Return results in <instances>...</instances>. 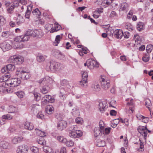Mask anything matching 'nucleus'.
<instances>
[{
	"instance_id": "18",
	"label": "nucleus",
	"mask_w": 153,
	"mask_h": 153,
	"mask_svg": "<svg viewBox=\"0 0 153 153\" xmlns=\"http://www.w3.org/2000/svg\"><path fill=\"white\" fill-rule=\"evenodd\" d=\"M133 99H131L130 101V102H128L127 103V105L128 106L129 109L128 110V112L130 113H132L134 111V105L132 102Z\"/></svg>"
},
{
	"instance_id": "25",
	"label": "nucleus",
	"mask_w": 153,
	"mask_h": 153,
	"mask_svg": "<svg viewBox=\"0 0 153 153\" xmlns=\"http://www.w3.org/2000/svg\"><path fill=\"white\" fill-rule=\"evenodd\" d=\"M92 88L93 90L95 91H98L100 90V88L98 82H95L93 84Z\"/></svg>"
},
{
	"instance_id": "4",
	"label": "nucleus",
	"mask_w": 153,
	"mask_h": 153,
	"mask_svg": "<svg viewBox=\"0 0 153 153\" xmlns=\"http://www.w3.org/2000/svg\"><path fill=\"white\" fill-rule=\"evenodd\" d=\"M16 74V75H19V76L22 80L28 79L30 77V74L29 73L21 70L20 69H18Z\"/></svg>"
},
{
	"instance_id": "19",
	"label": "nucleus",
	"mask_w": 153,
	"mask_h": 153,
	"mask_svg": "<svg viewBox=\"0 0 153 153\" xmlns=\"http://www.w3.org/2000/svg\"><path fill=\"white\" fill-rule=\"evenodd\" d=\"M25 128L29 130H31L33 129L34 126L33 124L30 122H26L25 123Z\"/></svg>"
},
{
	"instance_id": "34",
	"label": "nucleus",
	"mask_w": 153,
	"mask_h": 153,
	"mask_svg": "<svg viewBox=\"0 0 153 153\" xmlns=\"http://www.w3.org/2000/svg\"><path fill=\"white\" fill-rule=\"evenodd\" d=\"M69 132H73L78 130V128L76 125H73L70 126L69 128Z\"/></svg>"
},
{
	"instance_id": "54",
	"label": "nucleus",
	"mask_w": 153,
	"mask_h": 153,
	"mask_svg": "<svg viewBox=\"0 0 153 153\" xmlns=\"http://www.w3.org/2000/svg\"><path fill=\"white\" fill-rule=\"evenodd\" d=\"M117 15L116 13L114 11H112L109 15V17L110 18H113L114 17H117Z\"/></svg>"
},
{
	"instance_id": "30",
	"label": "nucleus",
	"mask_w": 153,
	"mask_h": 153,
	"mask_svg": "<svg viewBox=\"0 0 153 153\" xmlns=\"http://www.w3.org/2000/svg\"><path fill=\"white\" fill-rule=\"evenodd\" d=\"M15 7V6L13 4H12L10 6L8 7L7 9L8 13L10 14H11L13 13V11Z\"/></svg>"
},
{
	"instance_id": "9",
	"label": "nucleus",
	"mask_w": 153,
	"mask_h": 153,
	"mask_svg": "<svg viewBox=\"0 0 153 153\" xmlns=\"http://www.w3.org/2000/svg\"><path fill=\"white\" fill-rule=\"evenodd\" d=\"M87 66L91 69H93L94 67L98 68L99 66L98 63L96 61L89 59L88 61Z\"/></svg>"
},
{
	"instance_id": "59",
	"label": "nucleus",
	"mask_w": 153,
	"mask_h": 153,
	"mask_svg": "<svg viewBox=\"0 0 153 153\" xmlns=\"http://www.w3.org/2000/svg\"><path fill=\"white\" fill-rule=\"evenodd\" d=\"M49 102V101L44 96L42 99V102L44 104H46Z\"/></svg>"
},
{
	"instance_id": "47",
	"label": "nucleus",
	"mask_w": 153,
	"mask_h": 153,
	"mask_svg": "<svg viewBox=\"0 0 153 153\" xmlns=\"http://www.w3.org/2000/svg\"><path fill=\"white\" fill-rule=\"evenodd\" d=\"M152 49H153V45H147L146 49L147 53H151Z\"/></svg>"
},
{
	"instance_id": "39",
	"label": "nucleus",
	"mask_w": 153,
	"mask_h": 153,
	"mask_svg": "<svg viewBox=\"0 0 153 153\" xmlns=\"http://www.w3.org/2000/svg\"><path fill=\"white\" fill-rule=\"evenodd\" d=\"M62 37L60 35L56 36L55 39V42L53 43V45L55 46H57L58 43L59 42L60 39Z\"/></svg>"
},
{
	"instance_id": "46",
	"label": "nucleus",
	"mask_w": 153,
	"mask_h": 153,
	"mask_svg": "<svg viewBox=\"0 0 153 153\" xmlns=\"http://www.w3.org/2000/svg\"><path fill=\"white\" fill-rule=\"evenodd\" d=\"M128 5L127 3H125L121 4L120 9L122 10H124L127 8Z\"/></svg>"
},
{
	"instance_id": "35",
	"label": "nucleus",
	"mask_w": 153,
	"mask_h": 153,
	"mask_svg": "<svg viewBox=\"0 0 153 153\" xmlns=\"http://www.w3.org/2000/svg\"><path fill=\"white\" fill-rule=\"evenodd\" d=\"M87 80L86 79H82L79 82V85L83 87H86L87 86Z\"/></svg>"
},
{
	"instance_id": "7",
	"label": "nucleus",
	"mask_w": 153,
	"mask_h": 153,
	"mask_svg": "<svg viewBox=\"0 0 153 153\" xmlns=\"http://www.w3.org/2000/svg\"><path fill=\"white\" fill-rule=\"evenodd\" d=\"M31 36L36 38H41L43 36V33L41 29H35L34 30H30Z\"/></svg>"
},
{
	"instance_id": "64",
	"label": "nucleus",
	"mask_w": 153,
	"mask_h": 153,
	"mask_svg": "<svg viewBox=\"0 0 153 153\" xmlns=\"http://www.w3.org/2000/svg\"><path fill=\"white\" fill-rule=\"evenodd\" d=\"M19 43L15 42L14 44V45L13 46L14 48L16 49H20L22 47H20L19 45Z\"/></svg>"
},
{
	"instance_id": "42",
	"label": "nucleus",
	"mask_w": 153,
	"mask_h": 153,
	"mask_svg": "<svg viewBox=\"0 0 153 153\" xmlns=\"http://www.w3.org/2000/svg\"><path fill=\"white\" fill-rule=\"evenodd\" d=\"M6 22V20L4 17L2 16H0V26L4 25Z\"/></svg>"
},
{
	"instance_id": "53",
	"label": "nucleus",
	"mask_w": 153,
	"mask_h": 153,
	"mask_svg": "<svg viewBox=\"0 0 153 153\" xmlns=\"http://www.w3.org/2000/svg\"><path fill=\"white\" fill-rule=\"evenodd\" d=\"M75 121L77 124H82L83 122V120L82 118L78 117L76 119Z\"/></svg>"
},
{
	"instance_id": "2",
	"label": "nucleus",
	"mask_w": 153,
	"mask_h": 153,
	"mask_svg": "<svg viewBox=\"0 0 153 153\" xmlns=\"http://www.w3.org/2000/svg\"><path fill=\"white\" fill-rule=\"evenodd\" d=\"M100 80L102 88L105 90H107L110 86V80L104 76H102Z\"/></svg>"
},
{
	"instance_id": "38",
	"label": "nucleus",
	"mask_w": 153,
	"mask_h": 153,
	"mask_svg": "<svg viewBox=\"0 0 153 153\" xmlns=\"http://www.w3.org/2000/svg\"><path fill=\"white\" fill-rule=\"evenodd\" d=\"M143 24L142 22H139L137 25V28L139 31H141L143 29Z\"/></svg>"
},
{
	"instance_id": "36",
	"label": "nucleus",
	"mask_w": 153,
	"mask_h": 153,
	"mask_svg": "<svg viewBox=\"0 0 153 153\" xmlns=\"http://www.w3.org/2000/svg\"><path fill=\"white\" fill-rule=\"evenodd\" d=\"M34 97V100L37 101H39L40 99V94L37 92H33V93Z\"/></svg>"
},
{
	"instance_id": "63",
	"label": "nucleus",
	"mask_w": 153,
	"mask_h": 153,
	"mask_svg": "<svg viewBox=\"0 0 153 153\" xmlns=\"http://www.w3.org/2000/svg\"><path fill=\"white\" fill-rule=\"evenodd\" d=\"M82 79H86V80H87V77L88 76V75L87 74V73L86 72L84 71V72L82 74Z\"/></svg>"
},
{
	"instance_id": "48",
	"label": "nucleus",
	"mask_w": 153,
	"mask_h": 153,
	"mask_svg": "<svg viewBox=\"0 0 153 153\" xmlns=\"http://www.w3.org/2000/svg\"><path fill=\"white\" fill-rule=\"evenodd\" d=\"M111 129V128H106L105 129H103V130H102V132L103 134H108L110 133Z\"/></svg>"
},
{
	"instance_id": "29",
	"label": "nucleus",
	"mask_w": 153,
	"mask_h": 153,
	"mask_svg": "<svg viewBox=\"0 0 153 153\" xmlns=\"http://www.w3.org/2000/svg\"><path fill=\"white\" fill-rule=\"evenodd\" d=\"M43 151L46 153L52 152V149L51 147L47 146H44L43 147Z\"/></svg>"
},
{
	"instance_id": "56",
	"label": "nucleus",
	"mask_w": 153,
	"mask_h": 153,
	"mask_svg": "<svg viewBox=\"0 0 153 153\" xmlns=\"http://www.w3.org/2000/svg\"><path fill=\"white\" fill-rule=\"evenodd\" d=\"M31 151L34 153H38L39 149L36 147H33L30 148Z\"/></svg>"
},
{
	"instance_id": "43",
	"label": "nucleus",
	"mask_w": 153,
	"mask_h": 153,
	"mask_svg": "<svg viewBox=\"0 0 153 153\" xmlns=\"http://www.w3.org/2000/svg\"><path fill=\"white\" fill-rule=\"evenodd\" d=\"M16 94L18 96V97L20 98H23L25 95L24 92L22 91L17 92H16Z\"/></svg>"
},
{
	"instance_id": "60",
	"label": "nucleus",
	"mask_w": 153,
	"mask_h": 153,
	"mask_svg": "<svg viewBox=\"0 0 153 153\" xmlns=\"http://www.w3.org/2000/svg\"><path fill=\"white\" fill-rule=\"evenodd\" d=\"M114 122H115V123H114L113 125H111V126L113 128H115L119 123V119H115L114 120Z\"/></svg>"
},
{
	"instance_id": "1",
	"label": "nucleus",
	"mask_w": 153,
	"mask_h": 153,
	"mask_svg": "<svg viewBox=\"0 0 153 153\" xmlns=\"http://www.w3.org/2000/svg\"><path fill=\"white\" fill-rule=\"evenodd\" d=\"M61 64L53 60L51 61L48 63L46 66V69L48 71H59L61 69Z\"/></svg>"
},
{
	"instance_id": "52",
	"label": "nucleus",
	"mask_w": 153,
	"mask_h": 153,
	"mask_svg": "<svg viewBox=\"0 0 153 153\" xmlns=\"http://www.w3.org/2000/svg\"><path fill=\"white\" fill-rule=\"evenodd\" d=\"M46 99L48 100L50 102H53L54 101V99L53 98H52V97L51 96L49 95H47L44 96Z\"/></svg>"
},
{
	"instance_id": "32",
	"label": "nucleus",
	"mask_w": 153,
	"mask_h": 153,
	"mask_svg": "<svg viewBox=\"0 0 153 153\" xmlns=\"http://www.w3.org/2000/svg\"><path fill=\"white\" fill-rule=\"evenodd\" d=\"M79 113V108L77 107H74L72 109V113L73 115L76 116L78 115Z\"/></svg>"
},
{
	"instance_id": "27",
	"label": "nucleus",
	"mask_w": 153,
	"mask_h": 153,
	"mask_svg": "<svg viewBox=\"0 0 153 153\" xmlns=\"http://www.w3.org/2000/svg\"><path fill=\"white\" fill-rule=\"evenodd\" d=\"M102 130L98 127L95 128L94 129V133L95 137L98 136L101 133H102Z\"/></svg>"
},
{
	"instance_id": "40",
	"label": "nucleus",
	"mask_w": 153,
	"mask_h": 153,
	"mask_svg": "<svg viewBox=\"0 0 153 153\" xmlns=\"http://www.w3.org/2000/svg\"><path fill=\"white\" fill-rule=\"evenodd\" d=\"M133 39L135 42H137L139 43L141 41V39L138 34L134 35Z\"/></svg>"
},
{
	"instance_id": "58",
	"label": "nucleus",
	"mask_w": 153,
	"mask_h": 153,
	"mask_svg": "<svg viewBox=\"0 0 153 153\" xmlns=\"http://www.w3.org/2000/svg\"><path fill=\"white\" fill-rule=\"evenodd\" d=\"M22 36H18L15 39V41L16 42H20L22 41Z\"/></svg>"
},
{
	"instance_id": "26",
	"label": "nucleus",
	"mask_w": 153,
	"mask_h": 153,
	"mask_svg": "<svg viewBox=\"0 0 153 153\" xmlns=\"http://www.w3.org/2000/svg\"><path fill=\"white\" fill-rule=\"evenodd\" d=\"M42 87L41 89V92L44 94L47 93L49 90V86L44 85L42 86Z\"/></svg>"
},
{
	"instance_id": "57",
	"label": "nucleus",
	"mask_w": 153,
	"mask_h": 153,
	"mask_svg": "<svg viewBox=\"0 0 153 153\" xmlns=\"http://www.w3.org/2000/svg\"><path fill=\"white\" fill-rule=\"evenodd\" d=\"M10 35V33L8 31H4L2 33V36L7 38Z\"/></svg>"
},
{
	"instance_id": "6",
	"label": "nucleus",
	"mask_w": 153,
	"mask_h": 153,
	"mask_svg": "<svg viewBox=\"0 0 153 153\" xmlns=\"http://www.w3.org/2000/svg\"><path fill=\"white\" fill-rule=\"evenodd\" d=\"M15 68V66L14 65L9 64L2 68L1 71V73H6L10 74V72L14 70Z\"/></svg>"
},
{
	"instance_id": "15",
	"label": "nucleus",
	"mask_w": 153,
	"mask_h": 153,
	"mask_svg": "<svg viewBox=\"0 0 153 153\" xmlns=\"http://www.w3.org/2000/svg\"><path fill=\"white\" fill-rule=\"evenodd\" d=\"M57 126L58 130L62 131L67 127V124L65 121L62 120L58 123Z\"/></svg>"
},
{
	"instance_id": "28",
	"label": "nucleus",
	"mask_w": 153,
	"mask_h": 153,
	"mask_svg": "<svg viewBox=\"0 0 153 153\" xmlns=\"http://www.w3.org/2000/svg\"><path fill=\"white\" fill-rule=\"evenodd\" d=\"M37 105H33L31 106V112L33 114L37 113L38 112Z\"/></svg>"
},
{
	"instance_id": "23",
	"label": "nucleus",
	"mask_w": 153,
	"mask_h": 153,
	"mask_svg": "<svg viewBox=\"0 0 153 153\" xmlns=\"http://www.w3.org/2000/svg\"><path fill=\"white\" fill-rule=\"evenodd\" d=\"M24 21L25 20L23 17L20 14H18L16 20V22L17 24L18 25H19L23 23L24 22Z\"/></svg>"
},
{
	"instance_id": "12",
	"label": "nucleus",
	"mask_w": 153,
	"mask_h": 153,
	"mask_svg": "<svg viewBox=\"0 0 153 153\" xmlns=\"http://www.w3.org/2000/svg\"><path fill=\"white\" fill-rule=\"evenodd\" d=\"M123 31L120 29H116L114 31L112 36L118 39H121L123 37Z\"/></svg>"
},
{
	"instance_id": "8",
	"label": "nucleus",
	"mask_w": 153,
	"mask_h": 153,
	"mask_svg": "<svg viewBox=\"0 0 153 153\" xmlns=\"http://www.w3.org/2000/svg\"><path fill=\"white\" fill-rule=\"evenodd\" d=\"M51 79L48 76H46L45 77L39 80V82L41 86L44 85H48L49 86L50 84V82L51 81Z\"/></svg>"
},
{
	"instance_id": "44",
	"label": "nucleus",
	"mask_w": 153,
	"mask_h": 153,
	"mask_svg": "<svg viewBox=\"0 0 153 153\" xmlns=\"http://www.w3.org/2000/svg\"><path fill=\"white\" fill-rule=\"evenodd\" d=\"M60 96L61 97H63L65 94V93H66L64 89V88L63 86H62V87H60Z\"/></svg>"
},
{
	"instance_id": "62",
	"label": "nucleus",
	"mask_w": 153,
	"mask_h": 153,
	"mask_svg": "<svg viewBox=\"0 0 153 153\" xmlns=\"http://www.w3.org/2000/svg\"><path fill=\"white\" fill-rule=\"evenodd\" d=\"M52 27V25L51 24H46L45 26V28L47 30H50L51 28V27Z\"/></svg>"
},
{
	"instance_id": "17",
	"label": "nucleus",
	"mask_w": 153,
	"mask_h": 153,
	"mask_svg": "<svg viewBox=\"0 0 153 153\" xmlns=\"http://www.w3.org/2000/svg\"><path fill=\"white\" fill-rule=\"evenodd\" d=\"M31 36V34L30 30L26 32L24 35H22V42L27 41L30 38V36Z\"/></svg>"
},
{
	"instance_id": "51",
	"label": "nucleus",
	"mask_w": 153,
	"mask_h": 153,
	"mask_svg": "<svg viewBox=\"0 0 153 153\" xmlns=\"http://www.w3.org/2000/svg\"><path fill=\"white\" fill-rule=\"evenodd\" d=\"M65 143L66 146L68 147L72 146L74 145V142L71 140H70L66 141Z\"/></svg>"
},
{
	"instance_id": "31",
	"label": "nucleus",
	"mask_w": 153,
	"mask_h": 153,
	"mask_svg": "<svg viewBox=\"0 0 153 153\" xmlns=\"http://www.w3.org/2000/svg\"><path fill=\"white\" fill-rule=\"evenodd\" d=\"M35 131L37 134L41 137H44L46 136V133L44 131H42L37 129H36Z\"/></svg>"
},
{
	"instance_id": "5",
	"label": "nucleus",
	"mask_w": 153,
	"mask_h": 153,
	"mask_svg": "<svg viewBox=\"0 0 153 153\" xmlns=\"http://www.w3.org/2000/svg\"><path fill=\"white\" fill-rule=\"evenodd\" d=\"M21 82L20 79L18 78H13L10 80L7 81L6 82V85L7 86L10 85V86L15 87L18 86Z\"/></svg>"
},
{
	"instance_id": "50",
	"label": "nucleus",
	"mask_w": 153,
	"mask_h": 153,
	"mask_svg": "<svg viewBox=\"0 0 153 153\" xmlns=\"http://www.w3.org/2000/svg\"><path fill=\"white\" fill-rule=\"evenodd\" d=\"M32 13L33 15H36L37 16L40 15V12L38 9L36 8L32 11Z\"/></svg>"
},
{
	"instance_id": "49",
	"label": "nucleus",
	"mask_w": 153,
	"mask_h": 153,
	"mask_svg": "<svg viewBox=\"0 0 153 153\" xmlns=\"http://www.w3.org/2000/svg\"><path fill=\"white\" fill-rule=\"evenodd\" d=\"M2 117V119L6 120H10L12 119V116L9 114L3 115Z\"/></svg>"
},
{
	"instance_id": "55",
	"label": "nucleus",
	"mask_w": 153,
	"mask_h": 153,
	"mask_svg": "<svg viewBox=\"0 0 153 153\" xmlns=\"http://www.w3.org/2000/svg\"><path fill=\"white\" fill-rule=\"evenodd\" d=\"M146 107L148 108V109L150 111V106L152 105V104L151 102L149 100H146Z\"/></svg>"
},
{
	"instance_id": "22",
	"label": "nucleus",
	"mask_w": 153,
	"mask_h": 153,
	"mask_svg": "<svg viewBox=\"0 0 153 153\" xmlns=\"http://www.w3.org/2000/svg\"><path fill=\"white\" fill-rule=\"evenodd\" d=\"M23 139L22 137H15L12 140V142L14 144H16L21 141Z\"/></svg>"
},
{
	"instance_id": "11",
	"label": "nucleus",
	"mask_w": 153,
	"mask_h": 153,
	"mask_svg": "<svg viewBox=\"0 0 153 153\" xmlns=\"http://www.w3.org/2000/svg\"><path fill=\"white\" fill-rule=\"evenodd\" d=\"M98 108L101 112L103 113L108 108L107 102L105 101L100 102Z\"/></svg>"
},
{
	"instance_id": "3",
	"label": "nucleus",
	"mask_w": 153,
	"mask_h": 153,
	"mask_svg": "<svg viewBox=\"0 0 153 153\" xmlns=\"http://www.w3.org/2000/svg\"><path fill=\"white\" fill-rule=\"evenodd\" d=\"M10 62L14 65L20 64L24 61L23 57L17 55L11 56L10 57Z\"/></svg>"
},
{
	"instance_id": "41",
	"label": "nucleus",
	"mask_w": 153,
	"mask_h": 153,
	"mask_svg": "<svg viewBox=\"0 0 153 153\" xmlns=\"http://www.w3.org/2000/svg\"><path fill=\"white\" fill-rule=\"evenodd\" d=\"M57 139L60 142L63 143H65L66 141V139L62 136H58L57 137Z\"/></svg>"
},
{
	"instance_id": "61",
	"label": "nucleus",
	"mask_w": 153,
	"mask_h": 153,
	"mask_svg": "<svg viewBox=\"0 0 153 153\" xmlns=\"http://www.w3.org/2000/svg\"><path fill=\"white\" fill-rule=\"evenodd\" d=\"M55 30H56V31H58L61 28V26L57 23H56L55 24Z\"/></svg>"
},
{
	"instance_id": "33",
	"label": "nucleus",
	"mask_w": 153,
	"mask_h": 153,
	"mask_svg": "<svg viewBox=\"0 0 153 153\" xmlns=\"http://www.w3.org/2000/svg\"><path fill=\"white\" fill-rule=\"evenodd\" d=\"M10 77V75L9 74L5 73V74H4L2 76V78L4 79V80L5 81H6L5 83L8 80H10V79H8Z\"/></svg>"
},
{
	"instance_id": "13",
	"label": "nucleus",
	"mask_w": 153,
	"mask_h": 153,
	"mask_svg": "<svg viewBox=\"0 0 153 153\" xmlns=\"http://www.w3.org/2000/svg\"><path fill=\"white\" fill-rule=\"evenodd\" d=\"M28 149L29 148L27 145H22L18 147L17 152L18 153H27Z\"/></svg>"
},
{
	"instance_id": "20",
	"label": "nucleus",
	"mask_w": 153,
	"mask_h": 153,
	"mask_svg": "<svg viewBox=\"0 0 153 153\" xmlns=\"http://www.w3.org/2000/svg\"><path fill=\"white\" fill-rule=\"evenodd\" d=\"M0 147L3 149H7L10 147V145L7 142L3 141L0 142Z\"/></svg>"
},
{
	"instance_id": "10",
	"label": "nucleus",
	"mask_w": 153,
	"mask_h": 153,
	"mask_svg": "<svg viewBox=\"0 0 153 153\" xmlns=\"http://www.w3.org/2000/svg\"><path fill=\"white\" fill-rule=\"evenodd\" d=\"M11 46L9 43L5 42L0 44V48L4 52L10 50L11 48Z\"/></svg>"
},
{
	"instance_id": "37",
	"label": "nucleus",
	"mask_w": 153,
	"mask_h": 153,
	"mask_svg": "<svg viewBox=\"0 0 153 153\" xmlns=\"http://www.w3.org/2000/svg\"><path fill=\"white\" fill-rule=\"evenodd\" d=\"M17 111V108L13 106H10L9 109V112L10 113H16Z\"/></svg>"
},
{
	"instance_id": "45",
	"label": "nucleus",
	"mask_w": 153,
	"mask_h": 153,
	"mask_svg": "<svg viewBox=\"0 0 153 153\" xmlns=\"http://www.w3.org/2000/svg\"><path fill=\"white\" fill-rule=\"evenodd\" d=\"M45 59V57L42 55H39L37 57V59L39 62L44 61Z\"/></svg>"
},
{
	"instance_id": "24",
	"label": "nucleus",
	"mask_w": 153,
	"mask_h": 153,
	"mask_svg": "<svg viewBox=\"0 0 153 153\" xmlns=\"http://www.w3.org/2000/svg\"><path fill=\"white\" fill-rule=\"evenodd\" d=\"M96 144L98 146L103 147L105 146L106 143L104 141L99 139L96 141Z\"/></svg>"
},
{
	"instance_id": "14",
	"label": "nucleus",
	"mask_w": 153,
	"mask_h": 153,
	"mask_svg": "<svg viewBox=\"0 0 153 153\" xmlns=\"http://www.w3.org/2000/svg\"><path fill=\"white\" fill-rule=\"evenodd\" d=\"M82 135V131L79 130L73 132H69V136L72 138H78L81 137Z\"/></svg>"
},
{
	"instance_id": "21",
	"label": "nucleus",
	"mask_w": 153,
	"mask_h": 153,
	"mask_svg": "<svg viewBox=\"0 0 153 153\" xmlns=\"http://www.w3.org/2000/svg\"><path fill=\"white\" fill-rule=\"evenodd\" d=\"M45 110L48 114H51L53 112L54 108L52 105H48L46 106Z\"/></svg>"
},
{
	"instance_id": "16",
	"label": "nucleus",
	"mask_w": 153,
	"mask_h": 153,
	"mask_svg": "<svg viewBox=\"0 0 153 153\" xmlns=\"http://www.w3.org/2000/svg\"><path fill=\"white\" fill-rule=\"evenodd\" d=\"M138 132L143 136L146 139L147 135L148 129L146 127L143 126H140L138 129Z\"/></svg>"
}]
</instances>
